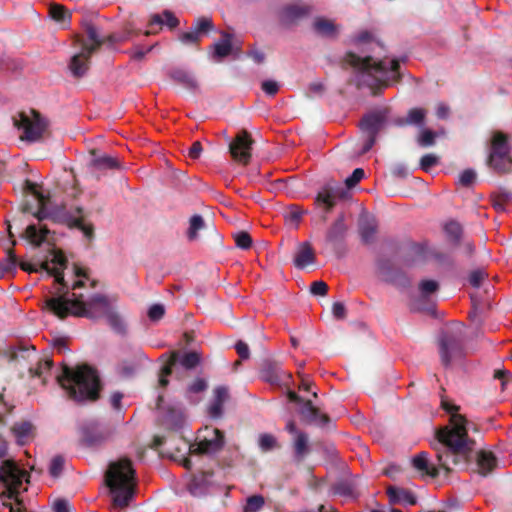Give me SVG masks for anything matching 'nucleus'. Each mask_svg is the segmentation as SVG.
<instances>
[{"instance_id":"nucleus-1","label":"nucleus","mask_w":512,"mask_h":512,"mask_svg":"<svg viewBox=\"0 0 512 512\" xmlns=\"http://www.w3.org/2000/svg\"><path fill=\"white\" fill-rule=\"evenodd\" d=\"M452 427H443L437 430L438 444L436 450L439 468L447 473L451 466L467 465L473 459L475 440L469 438L467 419L463 415H453Z\"/></svg>"},{"instance_id":"nucleus-2","label":"nucleus","mask_w":512,"mask_h":512,"mask_svg":"<svg viewBox=\"0 0 512 512\" xmlns=\"http://www.w3.org/2000/svg\"><path fill=\"white\" fill-rule=\"evenodd\" d=\"M344 62L353 68V81L358 88L363 86L386 88L399 83L402 79L399 71L400 62L396 58L391 60L390 68H388L382 60L375 61L371 56L361 57L354 52H347Z\"/></svg>"},{"instance_id":"nucleus-3","label":"nucleus","mask_w":512,"mask_h":512,"mask_svg":"<svg viewBox=\"0 0 512 512\" xmlns=\"http://www.w3.org/2000/svg\"><path fill=\"white\" fill-rule=\"evenodd\" d=\"M68 288L64 289L59 296L47 298L45 303L47 309L60 319L72 315L88 319L103 318L112 307L107 296L94 294L87 301H84L82 294L71 293L69 297Z\"/></svg>"},{"instance_id":"nucleus-4","label":"nucleus","mask_w":512,"mask_h":512,"mask_svg":"<svg viewBox=\"0 0 512 512\" xmlns=\"http://www.w3.org/2000/svg\"><path fill=\"white\" fill-rule=\"evenodd\" d=\"M59 385L68 397L76 402H94L100 397L101 382L97 370L87 364L71 368L62 365V373L57 376Z\"/></svg>"},{"instance_id":"nucleus-5","label":"nucleus","mask_w":512,"mask_h":512,"mask_svg":"<svg viewBox=\"0 0 512 512\" xmlns=\"http://www.w3.org/2000/svg\"><path fill=\"white\" fill-rule=\"evenodd\" d=\"M105 484L113 496L117 508H126L132 501L137 485L136 471L132 461L122 457L109 463L105 472Z\"/></svg>"},{"instance_id":"nucleus-6","label":"nucleus","mask_w":512,"mask_h":512,"mask_svg":"<svg viewBox=\"0 0 512 512\" xmlns=\"http://www.w3.org/2000/svg\"><path fill=\"white\" fill-rule=\"evenodd\" d=\"M27 475L26 471L20 469L11 459L3 460L0 465V483L6 487V491L1 496L13 499L16 503L17 510L11 503H4L10 509V512H28L23 506V501L18 497L19 488L22 486L23 478Z\"/></svg>"},{"instance_id":"nucleus-7","label":"nucleus","mask_w":512,"mask_h":512,"mask_svg":"<svg viewBox=\"0 0 512 512\" xmlns=\"http://www.w3.org/2000/svg\"><path fill=\"white\" fill-rule=\"evenodd\" d=\"M511 147L508 143V136L495 131L491 137L490 153L487 157V165L498 174H507L511 172L512 157L510 156Z\"/></svg>"},{"instance_id":"nucleus-8","label":"nucleus","mask_w":512,"mask_h":512,"mask_svg":"<svg viewBox=\"0 0 512 512\" xmlns=\"http://www.w3.org/2000/svg\"><path fill=\"white\" fill-rule=\"evenodd\" d=\"M14 126L22 131L20 139L27 142H37L42 137L48 127V122L41 114L31 109L29 112H19L13 118Z\"/></svg>"},{"instance_id":"nucleus-9","label":"nucleus","mask_w":512,"mask_h":512,"mask_svg":"<svg viewBox=\"0 0 512 512\" xmlns=\"http://www.w3.org/2000/svg\"><path fill=\"white\" fill-rule=\"evenodd\" d=\"M439 355L444 368H450L465 356L463 336L453 331H443L438 338Z\"/></svg>"},{"instance_id":"nucleus-10","label":"nucleus","mask_w":512,"mask_h":512,"mask_svg":"<svg viewBox=\"0 0 512 512\" xmlns=\"http://www.w3.org/2000/svg\"><path fill=\"white\" fill-rule=\"evenodd\" d=\"M225 444L224 433L218 428L205 427L198 432L196 440L190 445V453L196 455L215 454Z\"/></svg>"},{"instance_id":"nucleus-11","label":"nucleus","mask_w":512,"mask_h":512,"mask_svg":"<svg viewBox=\"0 0 512 512\" xmlns=\"http://www.w3.org/2000/svg\"><path fill=\"white\" fill-rule=\"evenodd\" d=\"M52 256L51 262L58 267L51 268L48 260L43 261L39 267L24 261L19 262L18 265L23 271L28 273L38 272L39 270L46 271L47 277L54 276L55 282L61 286L58 289V293H63L64 289H67L63 275V269L66 267L67 259L59 250H53Z\"/></svg>"},{"instance_id":"nucleus-12","label":"nucleus","mask_w":512,"mask_h":512,"mask_svg":"<svg viewBox=\"0 0 512 512\" xmlns=\"http://www.w3.org/2000/svg\"><path fill=\"white\" fill-rule=\"evenodd\" d=\"M386 114L382 111L373 112L365 115L360 122V129L364 137V144L361 154H365L372 149L376 143L378 133L384 127Z\"/></svg>"},{"instance_id":"nucleus-13","label":"nucleus","mask_w":512,"mask_h":512,"mask_svg":"<svg viewBox=\"0 0 512 512\" xmlns=\"http://www.w3.org/2000/svg\"><path fill=\"white\" fill-rule=\"evenodd\" d=\"M313 12V7L308 4H288L282 6L277 11V18L279 23L285 27L290 28L298 25L302 20L308 18Z\"/></svg>"},{"instance_id":"nucleus-14","label":"nucleus","mask_w":512,"mask_h":512,"mask_svg":"<svg viewBox=\"0 0 512 512\" xmlns=\"http://www.w3.org/2000/svg\"><path fill=\"white\" fill-rule=\"evenodd\" d=\"M254 140L247 130H241L229 144V152L236 162L247 165L251 159Z\"/></svg>"},{"instance_id":"nucleus-15","label":"nucleus","mask_w":512,"mask_h":512,"mask_svg":"<svg viewBox=\"0 0 512 512\" xmlns=\"http://www.w3.org/2000/svg\"><path fill=\"white\" fill-rule=\"evenodd\" d=\"M346 233L345 216L340 214L326 232V241L332 246L338 257L344 256L347 251L345 245Z\"/></svg>"},{"instance_id":"nucleus-16","label":"nucleus","mask_w":512,"mask_h":512,"mask_svg":"<svg viewBox=\"0 0 512 512\" xmlns=\"http://www.w3.org/2000/svg\"><path fill=\"white\" fill-rule=\"evenodd\" d=\"M288 399L291 402L302 403V407L300 409V414L302 417L309 421L318 424L319 426H326L330 422V417L327 414H323L319 411L318 408L313 406L311 400L304 401L297 393L294 391L288 392Z\"/></svg>"},{"instance_id":"nucleus-17","label":"nucleus","mask_w":512,"mask_h":512,"mask_svg":"<svg viewBox=\"0 0 512 512\" xmlns=\"http://www.w3.org/2000/svg\"><path fill=\"white\" fill-rule=\"evenodd\" d=\"M377 269L383 279L396 286L407 287L410 281L406 274L400 269L394 268L389 259H379L377 261Z\"/></svg>"},{"instance_id":"nucleus-18","label":"nucleus","mask_w":512,"mask_h":512,"mask_svg":"<svg viewBox=\"0 0 512 512\" xmlns=\"http://www.w3.org/2000/svg\"><path fill=\"white\" fill-rule=\"evenodd\" d=\"M213 477V471H201L194 474L188 484V491L195 497L205 496L214 486Z\"/></svg>"},{"instance_id":"nucleus-19","label":"nucleus","mask_w":512,"mask_h":512,"mask_svg":"<svg viewBox=\"0 0 512 512\" xmlns=\"http://www.w3.org/2000/svg\"><path fill=\"white\" fill-rule=\"evenodd\" d=\"M261 378L272 385L280 386L285 383V379H290L291 375L283 371L279 363L267 361L261 369Z\"/></svg>"},{"instance_id":"nucleus-20","label":"nucleus","mask_w":512,"mask_h":512,"mask_svg":"<svg viewBox=\"0 0 512 512\" xmlns=\"http://www.w3.org/2000/svg\"><path fill=\"white\" fill-rule=\"evenodd\" d=\"M28 189L35 195L38 201L39 208L33 214L35 218L39 221L44 219H52L53 221H57L59 219L58 213L56 211L50 210L47 206L48 198L45 197L42 193L36 190L35 184L26 181Z\"/></svg>"},{"instance_id":"nucleus-21","label":"nucleus","mask_w":512,"mask_h":512,"mask_svg":"<svg viewBox=\"0 0 512 512\" xmlns=\"http://www.w3.org/2000/svg\"><path fill=\"white\" fill-rule=\"evenodd\" d=\"M476 459L477 472L486 477L497 467V458L491 451L480 450L473 453V459Z\"/></svg>"},{"instance_id":"nucleus-22","label":"nucleus","mask_w":512,"mask_h":512,"mask_svg":"<svg viewBox=\"0 0 512 512\" xmlns=\"http://www.w3.org/2000/svg\"><path fill=\"white\" fill-rule=\"evenodd\" d=\"M93 54L81 48V51L71 57L68 68L75 78L83 77L89 70L90 58Z\"/></svg>"},{"instance_id":"nucleus-23","label":"nucleus","mask_w":512,"mask_h":512,"mask_svg":"<svg viewBox=\"0 0 512 512\" xmlns=\"http://www.w3.org/2000/svg\"><path fill=\"white\" fill-rule=\"evenodd\" d=\"M146 359L143 352L138 351L132 358L122 360L118 367L117 372L122 378H131L140 369L142 362Z\"/></svg>"},{"instance_id":"nucleus-24","label":"nucleus","mask_w":512,"mask_h":512,"mask_svg":"<svg viewBox=\"0 0 512 512\" xmlns=\"http://www.w3.org/2000/svg\"><path fill=\"white\" fill-rule=\"evenodd\" d=\"M84 31L91 43L88 44L85 41H81V48L94 54L105 44V40L100 36L97 28L90 22L84 24Z\"/></svg>"},{"instance_id":"nucleus-25","label":"nucleus","mask_w":512,"mask_h":512,"mask_svg":"<svg viewBox=\"0 0 512 512\" xmlns=\"http://www.w3.org/2000/svg\"><path fill=\"white\" fill-rule=\"evenodd\" d=\"M314 32L325 38H335L338 33V26L330 19L316 17L313 22Z\"/></svg>"},{"instance_id":"nucleus-26","label":"nucleus","mask_w":512,"mask_h":512,"mask_svg":"<svg viewBox=\"0 0 512 512\" xmlns=\"http://www.w3.org/2000/svg\"><path fill=\"white\" fill-rule=\"evenodd\" d=\"M414 468L420 471L422 474L428 475L432 478H436L439 475V469L429 464V454L422 451L414 456L412 459Z\"/></svg>"},{"instance_id":"nucleus-27","label":"nucleus","mask_w":512,"mask_h":512,"mask_svg":"<svg viewBox=\"0 0 512 512\" xmlns=\"http://www.w3.org/2000/svg\"><path fill=\"white\" fill-rule=\"evenodd\" d=\"M315 262V253L310 243L303 242L300 244L298 251L294 257V265L303 269L308 265H311Z\"/></svg>"},{"instance_id":"nucleus-28","label":"nucleus","mask_w":512,"mask_h":512,"mask_svg":"<svg viewBox=\"0 0 512 512\" xmlns=\"http://www.w3.org/2000/svg\"><path fill=\"white\" fill-rule=\"evenodd\" d=\"M387 494L391 503L402 502L408 505H415L417 503L416 496L411 491L404 488L389 486L387 488Z\"/></svg>"},{"instance_id":"nucleus-29","label":"nucleus","mask_w":512,"mask_h":512,"mask_svg":"<svg viewBox=\"0 0 512 512\" xmlns=\"http://www.w3.org/2000/svg\"><path fill=\"white\" fill-rule=\"evenodd\" d=\"M337 197V192L326 187L322 191L318 192L315 202L324 210L325 213H329L334 208Z\"/></svg>"},{"instance_id":"nucleus-30","label":"nucleus","mask_w":512,"mask_h":512,"mask_svg":"<svg viewBox=\"0 0 512 512\" xmlns=\"http://www.w3.org/2000/svg\"><path fill=\"white\" fill-rule=\"evenodd\" d=\"M33 425L29 421L17 422L11 427V431L18 444L25 445L33 435Z\"/></svg>"},{"instance_id":"nucleus-31","label":"nucleus","mask_w":512,"mask_h":512,"mask_svg":"<svg viewBox=\"0 0 512 512\" xmlns=\"http://www.w3.org/2000/svg\"><path fill=\"white\" fill-rule=\"evenodd\" d=\"M377 222L373 218H367L359 223V234L361 240L365 244H370L374 241L377 233Z\"/></svg>"},{"instance_id":"nucleus-32","label":"nucleus","mask_w":512,"mask_h":512,"mask_svg":"<svg viewBox=\"0 0 512 512\" xmlns=\"http://www.w3.org/2000/svg\"><path fill=\"white\" fill-rule=\"evenodd\" d=\"M232 38L233 35L227 32H222L221 39L214 44L213 56L218 59L227 57L232 52Z\"/></svg>"},{"instance_id":"nucleus-33","label":"nucleus","mask_w":512,"mask_h":512,"mask_svg":"<svg viewBox=\"0 0 512 512\" xmlns=\"http://www.w3.org/2000/svg\"><path fill=\"white\" fill-rule=\"evenodd\" d=\"M49 233L46 227H41L38 230L35 224H30L26 227L24 237L35 247H39L45 240Z\"/></svg>"},{"instance_id":"nucleus-34","label":"nucleus","mask_w":512,"mask_h":512,"mask_svg":"<svg viewBox=\"0 0 512 512\" xmlns=\"http://www.w3.org/2000/svg\"><path fill=\"white\" fill-rule=\"evenodd\" d=\"M169 76L172 80L182 84L184 87L188 89L197 88V81L189 71L176 68L170 71Z\"/></svg>"},{"instance_id":"nucleus-35","label":"nucleus","mask_w":512,"mask_h":512,"mask_svg":"<svg viewBox=\"0 0 512 512\" xmlns=\"http://www.w3.org/2000/svg\"><path fill=\"white\" fill-rule=\"evenodd\" d=\"M184 421V414L180 408L168 407L164 415L165 424L171 429L180 428Z\"/></svg>"},{"instance_id":"nucleus-36","label":"nucleus","mask_w":512,"mask_h":512,"mask_svg":"<svg viewBox=\"0 0 512 512\" xmlns=\"http://www.w3.org/2000/svg\"><path fill=\"white\" fill-rule=\"evenodd\" d=\"M94 157L91 160V165L98 170H108V169H117L119 168V162L116 158H113L109 155H101L96 156L93 153Z\"/></svg>"},{"instance_id":"nucleus-37","label":"nucleus","mask_w":512,"mask_h":512,"mask_svg":"<svg viewBox=\"0 0 512 512\" xmlns=\"http://www.w3.org/2000/svg\"><path fill=\"white\" fill-rule=\"evenodd\" d=\"M179 352L174 351L168 362L161 368L159 373V385L166 387L169 384L168 377L172 374L173 367L178 361Z\"/></svg>"},{"instance_id":"nucleus-38","label":"nucleus","mask_w":512,"mask_h":512,"mask_svg":"<svg viewBox=\"0 0 512 512\" xmlns=\"http://www.w3.org/2000/svg\"><path fill=\"white\" fill-rule=\"evenodd\" d=\"M18 265V259L15 255V252L12 248L7 250L6 257L0 262V278L4 276L5 273H11L16 270V266Z\"/></svg>"},{"instance_id":"nucleus-39","label":"nucleus","mask_w":512,"mask_h":512,"mask_svg":"<svg viewBox=\"0 0 512 512\" xmlns=\"http://www.w3.org/2000/svg\"><path fill=\"white\" fill-rule=\"evenodd\" d=\"M427 111L423 108H412L408 111L406 118L401 122L403 125H422Z\"/></svg>"},{"instance_id":"nucleus-40","label":"nucleus","mask_w":512,"mask_h":512,"mask_svg":"<svg viewBox=\"0 0 512 512\" xmlns=\"http://www.w3.org/2000/svg\"><path fill=\"white\" fill-rule=\"evenodd\" d=\"M293 447H294V452H295L296 458L298 460L303 459V457L309 451V448H308V436H307V434L304 433V432L303 433H298L296 438H295Z\"/></svg>"},{"instance_id":"nucleus-41","label":"nucleus","mask_w":512,"mask_h":512,"mask_svg":"<svg viewBox=\"0 0 512 512\" xmlns=\"http://www.w3.org/2000/svg\"><path fill=\"white\" fill-rule=\"evenodd\" d=\"M427 247L421 243H413L409 248V253L405 262L413 263L416 261L423 260L426 257Z\"/></svg>"},{"instance_id":"nucleus-42","label":"nucleus","mask_w":512,"mask_h":512,"mask_svg":"<svg viewBox=\"0 0 512 512\" xmlns=\"http://www.w3.org/2000/svg\"><path fill=\"white\" fill-rule=\"evenodd\" d=\"M304 213L301 207L290 205L284 212V218L286 222L297 228Z\"/></svg>"},{"instance_id":"nucleus-43","label":"nucleus","mask_w":512,"mask_h":512,"mask_svg":"<svg viewBox=\"0 0 512 512\" xmlns=\"http://www.w3.org/2000/svg\"><path fill=\"white\" fill-rule=\"evenodd\" d=\"M110 327L117 333L125 332V325L121 316L111 307L104 316Z\"/></svg>"},{"instance_id":"nucleus-44","label":"nucleus","mask_w":512,"mask_h":512,"mask_svg":"<svg viewBox=\"0 0 512 512\" xmlns=\"http://www.w3.org/2000/svg\"><path fill=\"white\" fill-rule=\"evenodd\" d=\"M205 227L204 219L201 215H193L189 221V228L187 231V237L190 241L197 239L198 231Z\"/></svg>"},{"instance_id":"nucleus-45","label":"nucleus","mask_w":512,"mask_h":512,"mask_svg":"<svg viewBox=\"0 0 512 512\" xmlns=\"http://www.w3.org/2000/svg\"><path fill=\"white\" fill-rule=\"evenodd\" d=\"M492 206L497 211H504L506 204L511 200L512 194L509 191H500L491 195Z\"/></svg>"},{"instance_id":"nucleus-46","label":"nucleus","mask_w":512,"mask_h":512,"mask_svg":"<svg viewBox=\"0 0 512 512\" xmlns=\"http://www.w3.org/2000/svg\"><path fill=\"white\" fill-rule=\"evenodd\" d=\"M419 292L423 299H428L429 296L439 290V283L436 280L425 279L420 281Z\"/></svg>"},{"instance_id":"nucleus-47","label":"nucleus","mask_w":512,"mask_h":512,"mask_svg":"<svg viewBox=\"0 0 512 512\" xmlns=\"http://www.w3.org/2000/svg\"><path fill=\"white\" fill-rule=\"evenodd\" d=\"M50 16L57 22L70 21L71 14L60 4H52L50 6Z\"/></svg>"},{"instance_id":"nucleus-48","label":"nucleus","mask_w":512,"mask_h":512,"mask_svg":"<svg viewBox=\"0 0 512 512\" xmlns=\"http://www.w3.org/2000/svg\"><path fill=\"white\" fill-rule=\"evenodd\" d=\"M333 492L336 495L344 497H354L355 488L354 485L349 481H340L333 485Z\"/></svg>"},{"instance_id":"nucleus-49","label":"nucleus","mask_w":512,"mask_h":512,"mask_svg":"<svg viewBox=\"0 0 512 512\" xmlns=\"http://www.w3.org/2000/svg\"><path fill=\"white\" fill-rule=\"evenodd\" d=\"M444 230L451 241L459 244L462 235V227L456 221H450L444 226Z\"/></svg>"},{"instance_id":"nucleus-50","label":"nucleus","mask_w":512,"mask_h":512,"mask_svg":"<svg viewBox=\"0 0 512 512\" xmlns=\"http://www.w3.org/2000/svg\"><path fill=\"white\" fill-rule=\"evenodd\" d=\"M265 504L264 497L261 495H252L247 498L244 512H258Z\"/></svg>"},{"instance_id":"nucleus-51","label":"nucleus","mask_w":512,"mask_h":512,"mask_svg":"<svg viewBox=\"0 0 512 512\" xmlns=\"http://www.w3.org/2000/svg\"><path fill=\"white\" fill-rule=\"evenodd\" d=\"M53 367V360L51 358L41 359L35 368H30L29 373L32 377H41L44 372L50 371Z\"/></svg>"},{"instance_id":"nucleus-52","label":"nucleus","mask_w":512,"mask_h":512,"mask_svg":"<svg viewBox=\"0 0 512 512\" xmlns=\"http://www.w3.org/2000/svg\"><path fill=\"white\" fill-rule=\"evenodd\" d=\"M200 360V354L197 353L196 351H191L183 355V357L180 360V363L185 369L191 370L200 363Z\"/></svg>"},{"instance_id":"nucleus-53","label":"nucleus","mask_w":512,"mask_h":512,"mask_svg":"<svg viewBox=\"0 0 512 512\" xmlns=\"http://www.w3.org/2000/svg\"><path fill=\"white\" fill-rule=\"evenodd\" d=\"M259 447L263 452H268L277 447L276 438L268 433L261 434L259 436Z\"/></svg>"},{"instance_id":"nucleus-54","label":"nucleus","mask_w":512,"mask_h":512,"mask_svg":"<svg viewBox=\"0 0 512 512\" xmlns=\"http://www.w3.org/2000/svg\"><path fill=\"white\" fill-rule=\"evenodd\" d=\"M435 138H436L435 132H433L429 129H425L418 136L417 142H418L419 146H421L423 148H427V147H431L435 144Z\"/></svg>"},{"instance_id":"nucleus-55","label":"nucleus","mask_w":512,"mask_h":512,"mask_svg":"<svg viewBox=\"0 0 512 512\" xmlns=\"http://www.w3.org/2000/svg\"><path fill=\"white\" fill-rule=\"evenodd\" d=\"M192 28L201 36V34L208 33L213 29V22L208 17H201L196 20Z\"/></svg>"},{"instance_id":"nucleus-56","label":"nucleus","mask_w":512,"mask_h":512,"mask_svg":"<svg viewBox=\"0 0 512 512\" xmlns=\"http://www.w3.org/2000/svg\"><path fill=\"white\" fill-rule=\"evenodd\" d=\"M65 460L63 456L57 455L52 458L50 466H49V473L52 477L57 478L61 475L63 468H64Z\"/></svg>"},{"instance_id":"nucleus-57","label":"nucleus","mask_w":512,"mask_h":512,"mask_svg":"<svg viewBox=\"0 0 512 512\" xmlns=\"http://www.w3.org/2000/svg\"><path fill=\"white\" fill-rule=\"evenodd\" d=\"M71 226L80 229L86 238H88V239L93 238V235H94L93 226L85 224L82 217L72 219Z\"/></svg>"},{"instance_id":"nucleus-58","label":"nucleus","mask_w":512,"mask_h":512,"mask_svg":"<svg viewBox=\"0 0 512 512\" xmlns=\"http://www.w3.org/2000/svg\"><path fill=\"white\" fill-rule=\"evenodd\" d=\"M208 384L203 378H196L192 383H190L187 387L186 393L189 394H197L203 392L207 389Z\"/></svg>"},{"instance_id":"nucleus-59","label":"nucleus","mask_w":512,"mask_h":512,"mask_svg":"<svg viewBox=\"0 0 512 512\" xmlns=\"http://www.w3.org/2000/svg\"><path fill=\"white\" fill-rule=\"evenodd\" d=\"M439 162V158L434 154H425L420 159L419 167L428 172L433 166L437 165Z\"/></svg>"},{"instance_id":"nucleus-60","label":"nucleus","mask_w":512,"mask_h":512,"mask_svg":"<svg viewBox=\"0 0 512 512\" xmlns=\"http://www.w3.org/2000/svg\"><path fill=\"white\" fill-rule=\"evenodd\" d=\"M235 242L237 247L247 250L252 245V238L249 233L241 231L235 235Z\"/></svg>"},{"instance_id":"nucleus-61","label":"nucleus","mask_w":512,"mask_h":512,"mask_svg":"<svg viewBox=\"0 0 512 512\" xmlns=\"http://www.w3.org/2000/svg\"><path fill=\"white\" fill-rule=\"evenodd\" d=\"M476 173L473 169H466L459 175V183L464 187H469L474 183Z\"/></svg>"},{"instance_id":"nucleus-62","label":"nucleus","mask_w":512,"mask_h":512,"mask_svg":"<svg viewBox=\"0 0 512 512\" xmlns=\"http://www.w3.org/2000/svg\"><path fill=\"white\" fill-rule=\"evenodd\" d=\"M365 173L362 168H356L352 174L346 178L345 184L347 187L351 188L358 184L364 177Z\"/></svg>"},{"instance_id":"nucleus-63","label":"nucleus","mask_w":512,"mask_h":512,"mask_svg":"<svg viewBox=\"0 0 512 512\" xmlns=\"http://www.w3.org/2000/svg\"><path fill=\"white\" fill-rule=\"evenodd\" d=\"M165 314V308L162 304H153L148 310V317L151 321L160 320Z\"/></svg>"},{"instance_id":"nucleus-64","label":"nucleus","mask_w":512,"mask_h":512,"mask_svg":"<svg viewBox=\"0 0 512 512\" xmlns=\"http://www.w3.org/2000/svg\"><path fill=\"white\" fill-rule=\"evenodd\" d=\"M328 289L329 287L324 281H314L310 286V292L316 296H325Z\"/></svg>"}]
</instances>
